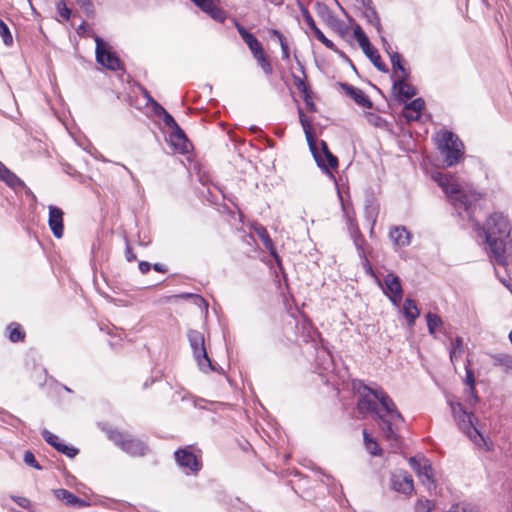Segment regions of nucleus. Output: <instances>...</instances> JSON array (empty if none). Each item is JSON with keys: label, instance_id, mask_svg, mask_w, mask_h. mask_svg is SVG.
Segmentation results:
<instances>
[{"label": "nucleus", "instance_id": "nucleus-14", "mask_svg": "<svg viewBox=\"0 0 512 512\" xmlns=\"http://www.w3.org/2000/svg\"><path fill=\"white\" fill-rule=\"evenodd\" d=\"M49 209V217H48V225L56 238H61L64 232L63 225V211L54 205H50Z\"/></svg>", "mask_w": 512, "mask_h": 512}, {"label": "nucleus", "instance_id": "nucleus-64", "mask_svg": "<svg viewBox=\"0 0 512 512\" xmlns=\"http://www.w3.org/2000/svg\"><path fill=\"white\" fill-rule=\"evenodd\" d=\"M152 268L160 273H166L168 271L167 267L161 263H155L152 265Z\"/></svg>", "mask_w": 512, "mask_h": 512}, {"label": "nucleus", "instance_id": "nucleus-62", "mask_svg": "<svg viewBox=\"0 0 512 512\" xmlns=\"http://www.w3.org/2000/svg\"><path fill=\"white\" fill-rule=\"evenodd\" d=\"M125 258L128 262H132L136 259V255L133 253L131 247L127 244L125 249Z\"/></svg>", "mask_w": 512, "mask_h": 512}, {"label": "nucleus", "instance_id": "nucleus-8", "mask_svg": "<svg viewBox=\"0 0 512 512\" xmlns=\"http://www.w3.org/2000/svg\"><path fill=\"white\" fill-rule=\"evenodd\" d=\"M409 464L428 491L436 489L433 468L428 459L422 455H417L410 458Z\"/></svg>", "mask_w": 512, "mask_h": 512}, {"label": "nucleus", "instance_id": "nucleus-30", "mask_svg": "<svg viewBox=\"0 0 512 512\" xmlns=\"http://www.w3.org/2000/svg\"><path fill=\"white\" fill-rule=\"evenodd\" d=\"M367 58L373 63V65L381 72H388V67L382 61L381 56L379 55L377 49L372 46L369 50L363 52Z\"/></svg>", "mask_w": 512, "mask_h": 512}, {"label": "nucleus", "instance_id": "nucleus-24", "mask_svg": "<svg viewBox=\"0 0 512 512\" xmlns=\"http://www.w3.org/2000/svg\"><path fill=\"white\" fill-rule=\"evenodd\" d=\"M169 139L175 149L181 152L187 151L188 139L179 125L171 129Z\"/></svg>", "mask_w": 512, "mask_h": 512}, {"label": "nucleus", "instance_id": "nucleus-41", "mask_svg": "<svg viewBox=\"0 0 512 512\" xmlns=\"http://www.w3.org/2000/svg\"><path fill=\"white\" fill-rule=\"evenodd\" d=\"M351 238L353 239V242L358 251L359 257L365 258L366 254H365L363 245L366 243V241H365L363 235L361 233H358V235H353V236H351Z\"/></svg>", "mask_w": 512, "mask_h": 512}, {"label": "nucleus", "instance_id": "nucleus-34", "mask_svg": "<svg viewBox=\"0 0 512 512\" xmlns=\"http://www.w3.org/2000/svg\"><path fill=\"white\" fill-rule=\"evenodd\" d=\"M463 350V340L461 337H456L454 340L451 341L449 354L452 363L458 361V359L461 357L463 353Z\"/></svg>", "mask_w": 512, "mask_h": 512}, {"label": "nucleus", "instance_id": "nucleus-55", "mask_svg": "<svg viewBox=\"0 0 512 512\" xmlns=\"http://www.w3.org/2000/svg\"><path fill=\"white\" fill-rule=\"evenodd\" d=\"M324 362L322 363L324 370H329L332 367V356L329 352L322 351Z\"/></svg>", "mask_w": 512, "mask_h": 512}, {"label": "nucleus", "instance_id": "nucleus-10", "mask_svg": "<svg viewBox=\"0 0 512 512\" xmlns=\"http://www.w3.org/2000/svg\"><path fill=\"white\" fill-rule=\"evenodd\" d=\"M384 286L378 281L382 287L383 293L389 298L393 305L399 306L403 299V289L400 278L394 273H388L383 279Z\"/></svg>", "mask_w": 512, "mask_h": 512}, {"label": "nucleus", "instance_id": "nucleus-40", "mask_svg": "<svg viewBox=\"0 0 512 512\" xmlns=\"http://www.w3.org/2000/svg\"><path fill=\"white\" fill-rule=\"evenodd\" d=\"M0 36L6 46L13 44V37L7 24L0 19Z\"/></svg>", "mask_w": 512, "mask_h": 512}, {"label": "nucleus", "instance_id": "nucleus-58", "mask_svg": "<svg viewBox=\"0 0 512 512\" xmlns=\"http://www.w3.org/2000/svg\"><path fill=\"white\" fill-rule=\"evenodd\" d=\"M354 38L358 41L366 36L360 25H356L353 30Z\"/></svg>", "mask_w": 512, "mask_h": 512}, {"label": "nucleus", "instance_id": "nucleus-35", "mask_svg": "<svg viewBox=\"0 0 512 512\" xmlns=\"http://www.w3.org/2000/svg\"><path fill=\"white\" fill-rule=\"evenodd\" d=\"M469 360L467 361V365L465 367V370H466V384L469 386V395L471 397V399L474 401V402H478L479 398L478 396L476 395V390H475V377H474V372L473 370L469 367Z\"/></svg>", "mask_w": 512, "mask_h": 512}, {"label": "nucleus", "instance_id": "nucleus-21", "mask_svg": "<svg viewBox=\"0 0 512 512\" xmlns=\"http://www.w3.org/2000/svg\"><path fill=\"white\" fill-rule=\"evenodd\" d=\"M57 499L63 501L66 505L72 507H88L90 504L73 494L72 492L60 488L53 491Z\"/></svg>", "mask_w": 512, "mask_h": 512}, {"label": "nucleus", "instance_id": "nucleus-39", "mask_svg": "<svg viewBox=\"0 0 512 512\" xmlns=\"http://www.w3.org/2000/svg\"><path fill=\"white\" fill-rule=\"evenodd\" d=\"M298 6H299V9H300V12H301V15L305 21V23L307 24V26L312 30L314 31L317 27L312 15L310 14L309 10L301 3L298 1Z\"/></svg>", "mask_w": 512, "mask_h": 512}, {"label": "nucleus", "instance_id": "nucleus-51", "mask_svg": "<svg viewBox=\"0 0 512 512\" xmlns=\"http://www.w3.org/2000/svg\"><path fill=\"white\" fill-rule=\"evenodd\" d=\"M160 118L162 119L165 126L168 127L170 130L178 125L173 116L167 111Z\"/></svg>", "mask_w": 512, "mask_h": 512}, {"label": "nucleus", "instance_id": "nucleus-22", "mask_svg": "<svg viewBox=\"0 0 512 512\" xmlns=\"http://www.w3.org/2000/svg\"><path fill=\"white\" fill-rule=\"evenodd\" d=\"M389 238L394 245L399 247L408 246L411 242V234L404 226H395L389 232Z\"/></svg>", "mask_w": 512, "mask_h": 512}, {"label": "nucleus", "instance_id": "nucleus-7", "mask_svg": "<svg viewBox=\"0 0 512 512\" xmlns=\"http://www.w3.org/2000/svg\"><path fill=\"white\" fill-rule=\"evenodd\" d=\"M92 37L96 44L95 56L97 63L108 70H121L123 64L109 43L95 33H92Z\"/></svg>", "mask_w": 512, "mask_h": 512}, {"label": "nucleus", "instance_id": "nucleus-19", "mask_svg": "<svg viewBox=\"0 0 512 512\" xmlns=\"http://www.w3.org/2000/svg\"><path fill=\"white\" fill-rule=\"evenodd\" d=\"M252 229L255 232V234L260 238L265 249L269 252V254L271 256H273L278 261L279 256L277 254L276 246H275L273 240L271 239L267 229L263 225L258 224V223H255L252 226Z\"/></svg>", "mask_w": 512, "mask_h": 512}, {"label": "nucleus", "instance_id": "nucleus-26", "mask_svg": "<svg viewBox=\"0 0 512 512\" xmlns=\"http://www.w3.org/2000/svg\"><path fill=\"white\" fill-rule=\"evenodd\" d=\"M403 314L407 320L409 326H413L415 320L419 317L420 311L416 305V302L412 299L407 298L403 305Z\"/></svg>", "mask_w": 512, "mask_h": 512}, {"label": "nucleus", "instance_id": "nucleus-29", "mask_svg": "<svg viewBox=\"0 0 512 512\" xmlns=\"http://www.w3.org/2000/svg\"><path fill=\"white\" fill-rule=\"evenodd\" d=\"M445 164L450 167L457 164L463 155V147H456L440 152Z\"/></svg>", "mask_w": 512, "mask_h": 512}, {"label": "nucleus", "instance_id": "nucleus-36", "mask_svg": "<svg viewBox=\"0 0 512 512\" xmlns=\"http://www.w3.org/2000/svg\"><path fill=\"white\" fill-rule=\"evenodd\" d=\"M7 329L9 330V339L11 342L16 343L24 340L25 332L18 323L13 322L9 324Z\"/></svg>", "mask_w": 512, "mask_h": 512}, {"label": "nucleus", "instance_id": "nucleus-16", "mask_svg": "<svg viewBox=\"0 0 512 512\" xmlns=\"http://www.w3.org/2000/svg\"><path fill=\"white\" fill-rule=\"evenodd\" d=\"M409 77H398L393 82V90L400 101L413 98L417 94V89L407 83Z\"/></svg>", "mask_w": 512, "mask_h": 512}, {"label": "nucleus", "instance_id": "nucleus-54", "mask_svg": "<svg viewBox=\"0 0 512 512\" xmlns=\"http://www.w3.org/2000/svg\"><path fill=\"white\" fill-rule=\"evenodd\" d=\"M293 80L298 90L303 94L309 91L305 81L297 75H293Z\"/></svg>", "mask_w": 512, "mask_h": 512}, {"label": "nucleus", "instance_id": "nucleus-27", "mask_svg": "<svg viewBox=\"0 0 512 512\" xmlns=\"http://www.w3.org/2000/svg\"><path fill=\"white\" fill-rule=\"evenodd\" d=\"M320 146H321V150H322V153L324 156V158L323 157H321V158L325 164V167H321V168L324 169L326 172H329V170H328L329 167L332 169L337 168L338 167V159L335 155H333L331 153V151L328 148L327 143L325 141L321 140ZM320 156H322V155L320 154Z\"/></svg>", "mask_w": 512, "mask_h": 512}, {"label": "nucleus", "instance_id": "nucleus-57", "mask_svg": "<svg viewBox=\"0 0 512 512\" xmlns=\"http://www.w3.org/2000/svg\"><path fill=\"white\" fill-rule=\"evenodd\" d=\"M235 27L238 31V33L240 34V36L242 37V39H245V38H249V36L252 34L250 33L249 31H247L245 29L244 26H242L240 23H238L237 21H235Z\"/></svg>", "mask_w": 512, "mask_h": 512}, {"label": "nucleus", "instance_id": "nucleus-48", "mask_svg": "<svg viewBox=\"0 0 512 512\" xmlns=\"http://www.w3.org/2000/svg\"><path fill=\"white\" fill-rule=\"evenodd\" d=\"M149 104H151L154 114L157 115L158 117H161L167 111L153 97H149Z\"/></svg>", "mask_w": 512, "mask_h": 512}, {"label": "nucleus", "instance_id": "nucleus-59", "mask_svg": "<svg viewBox=\"0 0 512 512\" xmlns=\"http://www.w3.org/2000/svg\"><path fill=\"white\" fill-rule=\"evenodd\" d=\"M357 42H358V44L361 47L363 52L366 51V50H369L370 47H372V44L370 43L367 35L364 38H362L361 40H358Z\"/></svg>", "mask_w": 512, "mask_h": 512}, {"label": "nucleus", "instance_id": "nucleus-4", "mask_svg": "<svg viewBox=\"0 0 512 512\" xmlns=\"http://www.w3.org/2000/svg\"><path fill=\"white\" fill-rule=\"evenodd\" d=\"M450 407L459 429L474 442H477L478 438L483 441L484 438L476 427L478 419L475 415L469 413L459 402H450Z\"/></svg>", "mask_w": 512, "mask_h": 512}, {"label": "nucleus", "instance_id": "nucleus-12", "mask_svg": "<svg viewBox=\"0 0 512 512\" xmlns=\"http://www.w3.org/2000/svg\"><path fill=\"white\" fill-rule=\"evenodd\" d=\"M41 435L49 445H51L58 452L66 455L68 458L72 459L78 455L79 450L76 447L63 443L57 435L53 434L49 430H42Z\"/></svg>", "mask_w": 512, "mask_h": 512}, {"label": "nucleus", "instance_id": "nucleus-18", "mask_svg": "<svg viewBox=\"0 0 512 512\" xmlns=\"http://www.w3.org/2000/svg\"><path fill=\"white\" fill-rule=\"evenodd\" d=\"M424 107V100L422 98H416L405 105L402 115L408 123L417 121L420 119Z\"/></svg>", "mask_w": 512, "mask_h": 512}, {"label": "nucleus", "instance_id": "nucleus-46", "mask_svg": "<svg viewBox=\"0 0 512 512\" xmlns=\"http://www.w3.org/2000/svg\"><path fill=\"white\" fill-rule=\"evenodd\" d=\"M243 41L247 44L252 54L262 47L261 43L253 34H251L249 38L243 39Z\"/></svg>", "mask_w": 512, "mask_h": 512}, {"label": "nucleus", "instance_id": "nucleus-1", "mask_svg": "<svg viewBox=\"0 0 512 512\" xmlns=\"http://www.w3.org/2000/svg\"><path fill=\"white\" fill-rule=\"evenodd\" d=\"M353 389L359 394L357 408L361 414H372L379 421L382 433L393 451L400 449L398 424L404 422L393 399L380 387L371 388L362 381H354Z\"/></svg>", "mask_w": 512, "mask_h": 512}, {"label": "nucleus", "instance_id": "nucleus-47", "mask_svg": "<svg viewBox=\"0 0 512 512\" xmlns=\"http://www.w3.org/2000/svg\"><path fill=\"white\" fill-rule=\"evenodd\" d=\"M77 4L84 10L87 16L94 13V6L91 0H76Z\"/></svg>", "mask_w": 512, "mask_h": 512}, {"label": "nucleus", "instance_id": "nucleus-2", "mask_svg": "<svg viewBox=\"0 0 512 512\" xmlns=\"http://www.w3.org/2000/svg\"><path fill=\"white\" fill-rule=\"evenodd\" d=\"M479 236L484 238L489 258L500 266L512 262V227L502 213L491 214L485 224L476 223Z\"/></svg>", "mask_w": 512, "mask_h": 512}, {"label": "nucleus", "instance_id": "nucleus-6", "mask_svg": "<svg viewBox=\"0 0 512 512\" xmlns=\"http://www.w3.org/2000/svg\"><path fill=\"white\" fill-rule=\"evenodd\" d=\"M187 338L200 370L205 373L213 371L212 361L205 348L204 335L198 330L189 329L187 331Z\"/></svg>", "mask_w": 512, "mask_h": 512}, {"label": "nucleus", "instance_id": "nucleus-50", "mask_svg": "<svg viewBox=\"0 0 512 512\" xmlns=\"http://www.w3.org/2000/svg\"><path fill=\"white\" fill-rule=\"evenodd\" d=\"M498 364L501 365L505 371H512V357L508 355L500 356Z\"/></svg>", "mask_w": 512, "mask_h": 512}, {"label": "nucleus", "instance_id": "nucleus-60", "mask_svg": "<svg viewBox=\"0 0 512 512\" xmlns=\"http://www.w3.org/2000/svg\"><path fill=\"white\" fill-rule=\"evenodd\" d=\"M138 268L142 274H146L152 268V265L147 261H140L138 263Z\"/></svg>", "mask_w": 512, "mask_h": 512}, {"label": "nucleus", "instance_id": "nucleus-43", "mask_svg": "<svg viewBox=\"0 0 512 512\" xmlns=\"http://www.w3.org/2000/svg\"><path fill=\"white\" fill-rule=\"evenodd\" d=\"M23 461L26 465L31 466L37 470H42V466L36 460L34 454L31 451H26L24 453Z\"/></svg>", "mask_w": 512, "mask_h": 512}, {"label": "nucleus", "instance_id": "nucleus-32", "mask_svg": "<svg viewBox=\"0 0 512 512\" xmlns=\"http://www.w3.org/2000/svg\"><path fill=\"white\" fill-rule=\"evenodd\" d=\"M342 210H343V213H344V216H345V219H346V224H347V229L350 233V236H353V235H358V233H361L359 227H358V223H357V220L353 215L350 214L348 208L345 206V204L342 202Z\"/></svg>", "mask_w": 512, "mask_h": 512}, {"label": "nucleus", "instance_id": "nucleus-42", "mask_svg": "<svg viewBox=\"0 0 512 512\" xmlns=\"http://www.w3.org/2000/svg\"><path fill=\"white\" fill-rule=\"evenodd\" d=\"M58 14L63 18V20H69L71 17V10L67 7L64 0H60L56 5Z\"/></svg>", "mask_w": 512, "mask_h": 512}, {"label": "nucleus", "instance_id": "nucleus-9", "mask_svg": "<svg viewBox=\"0 0 512 512\" xmlns=\"http://www.w3.org/2000/svg\"><path fill=\"white\" fill-rule=\"evenodd\" d=\"M175 461L185 474H196L202 467L201 460L190 451L189 447L181 448L174 453Z\"/></svg>", "mask_w": 512, "mask_h": 512}, {"label": "nucleus", "instance_id": "nucleus-15", "mask_svg": "<svg viewBox=\"0 0 512 512\" xmlns=\"http://www.w3.org/2000/svg\"><path fill=\"white\" fill-rule=\"evenodd\" d=\"M339 85L341 89L345 92V94L352 98L359 106L367 109L372 108V101L361 89L354 87L351 84L343 82H341Z\"/></svg>", "mask_w": 512, "mask_h": 512}, {"label": "nucleus", "instance_id": "nucleus-53", "mask_svg": "<svg viewBox=\"0 0 512 512\" xmlns=\"http://www.w3.org/2000/svg\"><path fill=\"white\" fill-rule=\"evenodd\" d=\"M258 64L266 75H271L273 73L272 65L267 57L259 59Z\"/></svg>", "mask_w": 512, "mask_h": 512}, {"label": "nucleus", "instance_id": "nucleus-13", "mask_svg": "<svg viewBox=\"0 0 512 512\" xmlns=\"http://www.w3.org/2000/svg\"><path fill=\"white\" fill-rule=\"evenodd\" d=\"M203 12L209 15L214 21L223 23L226 18V12L218 6L219 0H192Z\"/></svg>", "mask_w": 512, "mask_h": 512}, {"label": "nucleus", "instance_id": "nucleus-49", "mask_svg": "<svg viewBox=\"0 0 512 512\" xmlns=\"http://www.w3.org/2000/svg\"><path fill=\"white\" fill-rule=\"evenodd\" d=\"M274 34L277 35V37H278V39L280 41L281 51H282V58L283 59L289 58V49H288V46H287L286 42L284 41L283 35L279 31H277V30H274Z\"/></svg>", "mask_w": 512, "mask_h": 512}, {"label": "nucleus", "instance_id": "nucleus-33", "mask_svg": "<svg viewBox=\"0 0 512 512\" xmlns=\"http://www.w3.org/2000/svg\"><path fill=\"white\" fill-rule=\"evenodd\" d=\"M389 57L393 73L395 74L397 71H399L401 73L400 77H409V71L404 67L401 55L395 51L392 54H390Z\"/></svg>", "mask_w": 512, "mask_h": 512}, {"label": "nucleus", "instance_id": "nucleus-11", "mask_svg": "<svg viewBox=\"0 0 512 512\" xmlns=\"http://www.w3.org/2000/svg\"><path fill=\"white\" fill-rule=\"evenodd\" d=\"M298 114H299V120H300L301 126L304 130L306 140L308 142V145H309L310 151L314 157V160L316 161V163L319 167H325V164H324V162L320 156V153L316 147L315 138L311 132L310 121L305 116V114L301 108L298 109Z\"/></svg>", "mask_w": 512, "mask_h": 512}, {"label": "nucleus", "instance_id": "nucleus-17", "mask_svg": "<svg viewBox=\"0 0 512 512\" xmlns=\"http://www.w3.org/2000/svg\"><path fill=\"white\" fill-rule=\"evenodd\" d=\"M391 486L397 492L410 494L414 489L412 476L407 472L395 474L392 476Z\"/></svg>", "mask_w": 512, "mask_h": 512}, {"label": "nucleus", "instance_id": "nucleus-31", "mask_svg": "<svg viewBox=\"0 0 512 512\" xmlns=\"http://www.w3.org/2000/svg\"><path fill=\"white\" fill-rule=\"evenodd\" d=\"M363 439L365 447L371 455L380 456L382 454V449L378 442L369 435L366 429L363 430Z\"/></svg>", "mask_w": 512, "mask_h": 512}, {"label": "nucleus", "instance_id": "nucleus-20", "mask_svg": "<svg viewBox=\"0 0 512 512\" xmlns=\"http://www.w3.org/2000/svg\"><path fill=\"white\" fill-rule=\"evenodd\" d=\"M438 149L440 152L453 149L456 147H463V143L460 141L457 135L453 132L444 130L438 134Z\"/></svg>", "mask_w": 512, "mask_h": 512}, {"label": "nucleus", "instance_id": "nucleus-44", "mask_svg": "<svg viewBox=\"0 0 512 512\" xmlns=\"http://www.w3.org/2000/svg\"><path fill=\"white\" fill-rule=\"evenodd\" d=\"M434 504L430 500H419L415 505V512H433Z\"/></svg>", "mask_w": 512, "mask_h": 512}, {"label": "nucleus", "instance_id": "nucleus-3", "mask_svg": "<svg viewBox=\"0 0 512 512\" xmlns=\"http://www.w3.org/2000/svg\"><path fill=\"white\" fill-rule=\"evenodd\" d=\"M435 180L447 195L449 202L456 209L459 216H463L462 213L465 212L470 218L471 196L461 189V186L451 175L439 173Z\"/></svg>", "mask_w": 512, "mask_h": 512}, {"label": "nucleus", "instance_id": "nucleus-23", "mask_svg": "<svg viewBox=\"0 0 512 512\" xmlns=\"http://www.w3.org/2000/svg\"><path fill=\"white\" fill-rule=\"evenodd\" d=\"M378 214L379 205L376 203V201L373 198L366 199L364 207V217L365 220L370 224V234L373 233Z\"/></svg>", "mask_w": 512, "mask_h": 512}, {"label": "nucleus", "instance_id": "nucleus-38", "mask_svg": "<svg viewBox=\"0 0 512 512\" xmlns=\"http://www.w3.org/2000/svg\"><path fill=\"white\" fill-rule=\"evenodd\" d=\"M179 297L183 299L192 298L195 305H197L201 309H204L206 312L208 311V302L198 294L183 293L179 295Z\"/></svg>", "mask_w": 512, "mask_h": 512}, {"label": "nucleus", "instance_id": "nucleus-61", "mask_svg": "<svg viewBox=\"0 0 512 512\" xmlns=\"http://www.w3.org/2000/svg\"><path fill=\"white\" fill-rule=\"evenodd\" d=\"M360 259L362 260V264H363V267H364L366 273L373 276L374 271H373V268H372L371 264L369 263L367 257L365 256V258H360Z\"/></svg>", "mask_w": 512, "mask_h": 512}, {"label": "nucleus", "instance_id": "nucleus-28", "mask_svg": "<svg viewBox=\"0 0 512 512\" xmlns=\"http://www.w3.org/2000/svg\"><path fill=\"white\" fill-rule=\"evenodd\" d=\"M362 15H363V17H365V19L367 20V22L369 24H371L372 26L375 27L376 31L379 34L382 33L383 29H382L380 17L378 15L377 11L375 10V8L373 7V5L363 9Z\"/></svg>", "mask_w": 512, "mask_h": 512}, {"label": "nucleus", "instance_id": "nucleus-5", "mask_svg": "<svg viewBox=\"0 0 512 512\" xmlns=\"http://www.w3.org/2000/svg\"><path fill=\"white\" fill-rule=\"evenodd\" d=\"M107 436L115 445L131 456H144L148 450L147 445L142 440L117 429L108 430Z\"/></svg>", "mask_w": 512, "mask_h": 512}, {"label": "nucleus", "instance_id": "nucleus-52", "mask_svg": "<svg viewBox=\"0 0 512 512\" xmlns=\"http://www.w3.org/2000/svg\"><path fill=\"white\" fill-rule=\"evenodd\" d=\"M302 97H303V101H304L307 109L309 111H311V112H315L316 111V106L314 104V101H313V98H312L310 92L307 91L306 93H303Z\"/></svg>", "mask_w": 512, "mask_h": 512}, {"label": "nucleus", "instance_id": "nucleus-37", "mask_svg": "<svg viewBox=\"0 0 512 512\" xmlns=\"http://www.w3.org/2000/svg\"><path fill=\"white\" fill-rule=\"evenodd\" d=\"M426 322L428 331L431 335H434L436 329L443 325L442 319L437 314L432 312L426 314Z\"/></svg>", "mask_w": 512, "mask_h": 512}, {"label": "nucleus", "instance_id": "nucleus-56", "mask_svg": "<svg viewBox=\"0 0 512 512\" xmlns=\"http://www.w3.org/2000/svg\"><path fill=\"white\" fill-rule=\"evenodd\" d=\"M12 499L22 508L26 509L29 507L30 505V501L29 499L25 498V497H15L13 496Z\"/></svg>", "mask_w": 512, "mask_h": 512}, {"label": "nucleus", "instance_id": "nucleus-45", "mask_svg": "<svg viewBox=\"0 0 512 512\" xmlns=\"http://www.w3.org/2000/svg\"><path fill=\"white\" fill-rule=\"evenodd\" d=\"M317 13L321 18L325 19L326 21H330L331 19L334 18L333 13L325 4L317 3Z\"/></svg>", "mask_w": 512, "mask_h": 512}, {"label": "nucleus", "instance_id": "nucleus-25", "mask_svg": "<svg viewBox=\"0 0 512 512\" xmlns=\"http://www.w3.org/2000/svg\"><path fill=\"white\" fill-rule=\"evenodd\" d=\"M0 180L5 182L6 185L14 189L15 191L24 189L26 187L25 183L6 166L4 167V169H2L0 173Z\"/></svg>", "mask_w": 512, "mask_h": 512}, {"label": "nucleus", "instance_id": "nucleus-63", "mask_svg": "<svg viewBox=\"0 0 512 512\" xmlns=\"http://www.w3.org/2000/svg\"><path fill=\"white\" fill-rule=\"evenodd\" d=\"M381 41H382L384 50L390 56V54L393 53V51H391L392 50L391 44L387 41V39L384 36H381Z\"/></svg>", "mask_w": 512, "mask_h": 512}]
</instances>
